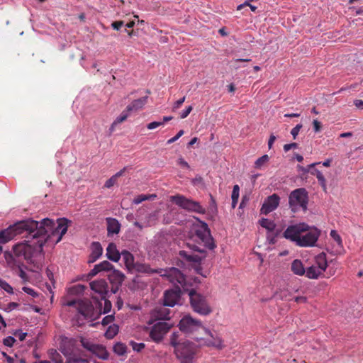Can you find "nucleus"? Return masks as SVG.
<instances>
[{"instance_id":"obj_30","label":"nucleus","mask_w":363,"mask_h":363,"mask_svg":"<svg viewBox=\"0 0 363 363\" xmlns=\"http://www.w3.org/2000/svg\"><path fill=\"white\" fill-rule=\"evenodd\" d=\"M330 236L333 238V240L336 242L337 245V249H336V253H340L342 250H343V245L341 237L337 233L336 230H331L330 233Z\"/></svg>"},{"instance_id":"obj_58","label":"nucleus","mask_w":363,"mask_h":363,"mask_svg":"<svg viewBox=\"0 0 363 363\" xmlns=\"http://www.w3.org/2000/svg\"><path fill=\"white\" fill-rule=\"evenodd\" d=\"M330 161L331 160H325L323 163H321V162H316V165H318V167H319L321 169L323 167H328L330 165Z\"/></svg>"},{"instance_id":"obj_27","label":"nucleus","mask_w":363,"mask_h":363,"mask_svg":"<svg viewBox=\"0 0 363 363\" xmlns=\"http://www.w3.org/2000/svg\"><path fill=\"white\" fill-rule=\"evenodd\" d=\"M315 265L319 269H321V272L325 271L328 262L325 253L322 252L315 257Z\"/></svg>"},{"instance_id":"obj_54","label":"nucleus","mask_w":363,"mask_h":363,"mask_svg":"<svg viewBox=\"0 0 363 363\" xmlns=\"http://www.w3.org/2000/svg\"><path fill=\"white\" fill-rule=\"evenodd\" d=\"M162 125V123L158 122V121H153L147 125V128L149 130L155 129L160 125Z\"/></svg>"},{"instance_id":"obj_25","label":"nucleus","mask_w":363,"mask_h":363,"mask_svg":"<svg viewBox=\"0 0 363 363\" xmlns=\"http://www.w3.org/2000/svg\"><path fill=\"white\" fill-rule=\"evenodd\" d=\"M121 256L123 257L125 267L129 270L133 269L136 264L134 262L133 255L128 250H124L121 252Z\"/></svg>"},{"instance_id":"obj_47","label":"nucleus","mask_w":363,"mask_h":363,"mask_svg":"<svg viewBox=\"0 0 363 363\" xmlns=\"http://www.w3.org/2000/svg\"><path fill=\"white\" fill-rule=\"evenodd\" d=\"M124 26L123 21H113L111 23V27L113 30H119Z\"/></svg>"},{"instance_id":"obj_19","label":"nucleus","mask_w":363,"mask_h":363,"mask_svg":"<svg viewBox=\"0 0 363 363\" xmlns=\"http://www.w3.org/2000/svg\"><path fill=\"white\" fill-rule=\"evenodd\" d=\"M103 253V247L99 242H93L91 245V254L89 255V262H96Z\"/></svg>"},{"instance_id":"obj_23","label":"nucleus","mask_w":363,"mask_h":363,"mask_svg":"<svg viewBox=\"0 0 363 363\" xmlns=\"http://www.w3.org/2000/svg\"><path fill=\"white\" fill-rule=\"evenodd\" d=\"M107 224L108 234H118L120 232L121 224L117 219L113 218H107L106 219Z\"/></svg>"},{"instance_id":"obj_63","label":"nucleus","mask_w":363,"mask_h":363,"mask_svg":"<svg viewBox=\"0 0 363 363\" xmlns=\"http://www.w3.org/2000/svg\"><path fill=\"white\" fill-rule=\"evenodd\" d=\"M198 140H199V139H198V138H196V137L193 138H192V139L189 142V143H188V145H187V147H189L192 146L193 145H194L195 143H197Z\"/></svg>"},{"instance_id":"obj_42","label":"nucleus","mask_w":363,"mask_h":363,"mask_svg":"<svg viewBox=\"0 0 363 363\" xmlns=\"http://www.w3.org/2000/svg\"><path fill=\"white\" fill-rule=\"evenodd\" d=\"M81 343L83 347H84L85 349L90 352H92V350H94L96 346V344H94L93 342H90L89 340L85 338L81 339Z\"/></svg>"},{"instance_id":"obj_26","label":"nucleus","mask_w":363,"mask_h":363,"mask_svg":"<svg viewBox=\"0 0 363 363\" xmlns=\"http://www.w3.org/2000/svg\"><path fill=\"white\" fill-rule=\"evenodd\" d=\"M291 270L294 274L302 276L305 274L306 269L303 267L302 262L300 259H295L292 262L291 266Z\"/></svg>"},{"instance_id":"obj_40","label":"nucleus","mask_w":363,"mask_h":363,"mask_svg":"<svg viewBox=\"0 0 363 363\" xmlns=\"http://www.w3.org/2000/svg\"><path fill=\"white\" fill-rule=\"evenodd\" d=\"M316 177L318 179V181L321 186L323 190L326 192L327 191V185H326V180L325 179V177L323 176V170L320 172H318V174L316 175Z\"/></svg>"},{"instance_id":"obj_4","label":"nucleus","mask_w":363,"mask_h":363,"mask_svg":"<svg viewBox=\"0 0 363 363\" xmlns=\"http://www.w3.org/2000/svg\"><path fill=\"white\" fill-rule=\"evenodd\" d=\"M180 285L182 286L183 291L188 293L191 307L195 313L201 315H208L212 312V308L206 297L196 292L194 289H189L186 277L184 284Z\"/></svg>"},{"instance_id":"obj_1","label":"nucleus","mask_w":363,"mask_h":363,"mask_svg":"<svg viewBox=\"0 0 363 363\" xmlns=\"http://www.w3.org/2000/svg\"><path fill=\"white\" fill-rule=\"evenodd\" d=\"M57 225L55 227L54 220L49 218H44L40 223L32 219L21 220L0 231V243H6L16 235L27 232L30 236L38 240L31 243L29 241L18 243L14 245L13 250L16 257H23L26 260L31 262L33 257L43 252V246L50 237L49 233L52 235L60 233L56 241L58 242L67 233L70 221L62 218L57 219Z\"/></svg>"},{"instance_id":"obj_24","label":"nucleus","mask_w":363,"mask_h":363,"mask_svg":"<svg viewBox=\"0 0 363 363\" xmlns=\"http://www.w3.org/2000/svg\"><path fill=\"white\" fill-rule=\"evenodd\" d=\"M96 307L99 309V313H108L111 311L112 304L109 300L106 298L99 299L96 301Z\"/></svg>"},{"instance_id":"obj_36","label":"nucleus","mask_w":363,"mask_h":363,"mask_svg":"<svg viewBox=\"0 0 363 363\" xmlns=\"http://www.w3.org/2000/svg\"><path fill=\"white\" fill-rule=\"evenodd\" d=\"M156 195L155 194H150V195H145V194H140L138 196H137L136 197L134 198L133 201V203L134 204H139L140 203H142L143 201H145L146 200H148V199H153L155 198H156Z\"/></svg>"},{"instance_id":"obj_32","label":"nucleus","mask_w":363,"mask_h":363,"mask_svg":"<svg viewBox=\"0 0 363 363\" xmlns=\"http://www.w3.org/2000/svg\"><path fill=\"white\" fill-rule=\"evenodd\" d=\"M259 223L262 228H266L270 232L273 231L276 227L275 223L267 218H262Z\"/></svg>"},{"instance_id":"obj_21","label":"nucleus","mask_w":363,"mask_h":363,"mask_svg":"<svg viewBox=\"0 0 363 363\" xmlns=\"http://www.w3.org/2000/svg\"><path fill=\"white\" fill-rule=\"evenodd\" d=\"M148 96H145L141 97L140 99L133 100L128 106L126 107V111L132 112L136 111L140 108H142L147 102Z\"/></svg>"},{"instance_id":"obj_8","label":"nucleus","mask_w":363,"mask_h":363,"mask_svg":"<svg viewBox=\"0 0 363 363\" xmlns=\"http://www.w3.org/2000/svg\"><path fill=\"white\" fill-rule=\"evenodd\" d=\"M204 336H196V340L201 345L206 347L222 350L225 347L224 340L216 331H212L206 328L203 330Z\"/></svg>"},{"instance_id":"obj_34","label":"nucleus","mask_w":363,"mask_h":363,"mask_svg":"<svg viewBox=\"0 0 363 363\" xmlns=\"http://www.w3.org/2000/svg\"><path fill=\"white\" fill-rule=\"evenodd\" d=\"M118 333V326L113 324L110 325L105 333V337L107 339L113 338Z\"/></svg>"},{"instance_id":"obj_35","label":"nucleus","mask_w":363,"mask_h":363,"mask_svg":"<svg viewBox=\"0 0 363 363\" xmlns=\"http://www.w3.org/2000/svg\"><path fill=\"white\" fill-rule=\"evenodd\" d=\"M240 196V187L238 184L235 185L233 189V192L231 195L232 199V208H235Z\"/></svg>"},{"instance_id":"obj_3","label":"nucleus","mask_w":363,"mask_h":363,"mask_svg":"<svg viewBox=\"0 0 363 363\" xmlns=\"http://www.w3.org/2000/svg\"><path fill=\"white\" fill-rule=\"evenodd\" d=\"M179 332H174L170 337V345L174 348V354L181 363H193L198 352V347L194 342L182 340Z\"/></svg>"},{"instance_id":"obj_15","label":"nucleus","mask_w":363,"mask_h":363,"mask_svg":"<svg viewBox=\"0 0 363 363\" xmlns=\"http://www.w3.org/2000/svg\"><path fill=\"white\" fill-rule=\"evenodd\" d=\"M174 285H179L177 286L175 289L166 291L164 294V306H169L173 307L179 301L181 294H182V286L178 284H174Z\"/></svg>"},{"instance_id":"obj_59","label":"nucleus","mask_w":363,"mask_h":363,"mask_svg":"<svg viewBox=\"0 0 363 363\" xmlns=\"http://www.w3.org/2000/svg\"><path fill=\"white\" fill-rule=\"evenodd\" d=\"M354 104L356 107L363 109V101L360 99H357L354 101Z\"/></svg>"},{"instance_id":"obj_46","label":"nucleus","mask_w":363,"mask_h":363,"mask_svg":"<svg viewBox=\"0 0 363 363\" xmlns=\"http://www.w3.org/2000/svg\"><path fill=\"white\" fill-rule=\"evenodd\" d=\"M303 125L301 123L297 124L294 128H293L291 130V134L293 136L294 139H296L300 130L302 128Z\"/></svg>"},{"instance_id":"obj_43","label":"nucleus","mask_w":363,"mask_h":363,"mask_svg":"<svg viewBox=\"0 0 363 363\" xmlns=\"http://www.w3.org/2000/svg\"><path fill=\"white\" fill-rule=\"evenodd\" d=\"M66 363H89L86 359L79 358L77 357H69L67 360Z\"/></svg>"},{"instance_id":"obj_22","label":"nucleus","mask_w":363,"mask_h":363,"mask_svg":"<svg viewBox=\"0 0 363 363\" xmlns=\"http://www.w3.org/2000/svg\"><path fill=\"white\" fill-rule=\"evenodd\" d=\"M152 316L156 319L163 320H167L170 319V311L165 308V306H160L156 308L153 313Z\"/></svg>"},{"instance_id":"obj_33","label":"nucleus","mask_w":363,"mask_h":363,"mask_svg":"<svg viewBox=\"0 0 363 363\" xmlns=\"http://www.w3.org/2000/svg\"><path fill=\"white\" fill-rule=\"evenodd\" d=\"M128 111H126V109L124 110L121 114L119 116H118L116 120L113 121V123H112L111 128H110V131L112 132L114 129V126L118 123H121L122 122H123L124 121H125L127 119V118L128 117Z\"/></svg>"},{"instance_id":"obj_64","label":"nucleus","mask_w":363,"mask_h":363,"mask_svg":"<svg viewBox=\"0 0 363 363\" xmlns=\"http://www.w3.org/2000/svg\"><path fill=\"white\" fill-rule=\"evenodd\" d=\"M249 5H250V3L248 2V1H245L243 4L238 6L237 10H241L242 8H244L245 6H249Z\"/></svg>"},{"instance_id":"obj_56","label":"nucleus","mask_w":363,"mask_h":363,"mask_svg":"<svg viewBox=\"0 0 363 363\" xmlns=\"http://www.w3.org/2000/svg\"><path fill=\"white\" fill-rule=\"evenodd\" d=\"M313 129L315 133L320 132L321 130V123L318 120L313 121Z\"/></svg>"},{"instance_id":"obj_16","label":"nucleus","mask_w":363,"mask_h":363,"mask_svg":"<svg viewBox=\"0 0 363 363\" xmlns=\"http://www.w3.org/2000/svg\"><path fill=\"white\" fill-rule=\"evenodd\" d=\"M280 197L277 194L268 196L261 208V213L267 215L274 211L279 206Z\"/></svg>"},{"instance_id":"obj_62","label":"nucleus","mask_w":363,"mask_h":363,"mask_svg":"<svg viewBox=\"0 0 363 363\" xmlns=\"http://www.w3.org/2000/svg\"><path fill=\"white\" fill-rule=\"evenodd\" d=\"M179 164L182 168H187L188 169L189 167L188 163L185 160H180L179 162Z\"/></svg>"},{"instance_id":"obj_7","label":"nucleus","mask_w":363,"mask_h":363,"mask_svg":"<svg viewBox=\"0 0 363 363\" xmlns=\"http://www.w3.org/2000/svg\"><path fill=\"white\" fill-rule=\"evenodd\" d=\"M64 305L74 306L77 308L79 313L77 321L80 325L83 324V323L79 322L81 316L83 317L84 319L94 320L98 315L97 313L94 311V306L88 301L72 299L67 301Z\"/></svg>"},{"instance_id":"obj_37","label":"nucleus","mask_w":363,"mask_h":363,"mask_svg":"<svg viewBox=\"0 0 363 363\" xmlns=\"http://www.w3.org/2000/svg\"><path fill=\"white\" fill-rule=\"evenodd\" d=\"M127 347L125 344L117 342L113 346V352L118 355H123L126 353Z\"/></svg>"},{"instance_id":"obj_12","label":"nucleus","mask_w":363,"mask_h":363,"mask_svg":"<svg viewBox=\"0 0 363 363\" xmlns=\"http://www.w3.org/2000/svg\"><path fill=\"white\" fill-rule=\"evenodd\" d=\"M172 325L165 321H159L155 323L150 329V337L155 342H160L164 335L169 332Z\"/></svg>"},{"instance_id":"obj_29","label":"nucleus","mask_w":363,"mask_h":363,"mask_svg":"<svg viewBox=\"0 0 363 363\" xmlns=\"http://www.w3.org/2000/svg\"><path fill=\"white\" fill-rule=\"evenodd\" d=\"M306 275L309 279H318V277L323 273L321 269H319L316 265H312L306 270Z\"/></svg>"},{"instance_id":"obj_5","label":"nucleus","mask_w":363,"mask_h":363,"mask_svg":"<svg viewBox=\"0 0 363 363\" xmlns=\"http://www.w3.org/2000/svg\"><path fill=\"white\" fill-rule=\"evenodd\" d=\"M133 269L142 273L160 274L161 277L167 278V279L172 284L178 283L183 285L185 281V276L180 270L175 267H170L165 269H153L148 264H136Z\"/></svg>"},{"instance_id":"obj_28","label":"nucleus","mask_w":363,"mask_h":363,"mask_svg":"<svg viewBox=\"0 0 363 363\" xmlns=\"http://www.w3.org/2000/svg\"><path fill=\"white\" fill-rule=\"evenodd\" d=\"M91 352L102 359H107L108 358V353L102 345H96Z\"/></svg>"},{"instance_id":"obj_53","label":"nucleus","mask_w":363,"mask_h":363,"mask_svg":"<svg viewBox=\"0 0 363 363\" xmlns=\"http://www.w3.org/2000/svg\"><path fill=\"white\" fill-rule=\"evenodd\" d=\"M23 291L33 297H36L38 296V294L34 291V289L30 287L24 286L23 287Z\"/></svg>"},{"instance_id":"obj_31","label":"nucleus","mask_w":363,"mask_h":363,"mask_svg":"<svg viewBox=\"0 0 363 363\" xmlns=\"http://www.w3.org/2000/svg\"><path fill=\"white\" fill-rule=\"evenodd\" d=\"M125 170V168H123V169H121V171H119L118 172L115 174L113 176H112L109 179H108L106 182V183L104 184V187L107 188V189H110L111 187L114 186V184L117 182L118 178L120 177L121 176H122V174H123Z\"/></svg>"},{"instance_id":"obj_9","label":"nucleus","mask_w":363,"mask_h":363,"mask_svg":"<svg viewBox=\"0 0 363 363\" xmlns=\"http://www.w3.org/2000/svg\"><path fill=\"white\" fill-rule=\"evenodd\" d=\"M195 241L199 242L205 248L213 250L216 245L212 238L208 225L202 222L201 224L195 229V233L193 235Z\"/></svg>"},{"instance_id":"obj_6","label":"nucleus","mask_w":363,"mask_h":363,"mask_svg":"<svg viewBox=\"0 0 363 363\" xmlns=\"http://www.w3.org/2000/svg\"><path fill=\"white\" fill-rule=\"evenodd\" d=\"M178 327L181 332L196 340V336L205 330L202 322L198 319L193 318L190 315H184L179 321Z\"/></svg>"},{"instance_id":"obj_2","label":"nucleus","mask_w":363,"mask_h":363,"mask_svg":"<svg viewBox=\"0 0 363 363\" xmlns=\"http://www.w3.org/2000/svg\"><path fill=\"white\" fill-rule=\"evenodd\" d=\"M284 237L302 247L315 246L320 231L305 223L289 225L284 232Z\"/></svg>"},{"instance_id":"obj_50","label":"nucleus","mask_w":363,"mask_h":363,"mask_svg":"<svg viewBox=\"0 0 363 363\" xmlns=\"http://www.w3.org/2000/svg\"><path fill=\"white\" fill-rule=\"evenodd\" d=\"M15 341L16 340L13 337L9 336V337H6L5 339H4V344L8 347H12Z\"/></svg>"},{"instance_id":"obj_61","label":"nucleus","mask_w":363,"mask_h":363,"mask_svg":"<svg viewBox=\"0 0 363 363\" xmlns=\"http://www.w3.org/2000/svg\"><path fill=\"white\" fill-rule=\"evenodd\" d=\"M267 160H256L255 162V167L256 168H260L262 165L264 164Z\"/></svg>"},{"instance_id":"obj_39","label":"nucleus","mask_w":363,"mask_h":363,"mask_svg":"<svg viewBox=\"0 0 363 363\" xmlns=\"http://www.w3.org/2000/svg\"><path fill=\"white\" fill-rule=\"evenodd\" d=\"M303 170H304L305 172H308L311 174L315 175V176H316L318 174V172H320V171H322L321 168H320L319 167H318V165H316V163L308 165L307 169L303 168Z\"/></svg>"},{"instance_id":"obj_51","label":"nucleus","mask_w":363,"mask_h":363,"mask_svg":"<svg viewBox=\"0 0 363 363\" xmlns=\"http://www.w3.org/2000/svg\"><path fill=\"white\" fill-rule=\"evenodd\" d=\"M184 133L183 130H180L175 136L168 140L167 144H172L177 141L182 135H183Z\"/></svg>"},{"instance_id":"obj_60","label":"nucleus","mask_w":363,"mask_h":363,"mask_svg":"<svg viewBox=\"0 0 363 363\" xmlns=\"http://www.w3.org/2000/svg\"><path fill=\"white\" fill-rule=\"evenodd\" d=\"M294 300L296 303H306L307 298L305 296H297Z\"/></svg>"},{"instance_id":"obj_49","label":"nucleus","mask_w":363,"mask_h":363,"mask_svg":"<svg viewBox=\"0 0 363 363\" xmlns=\"http://www.w3.org/2000/svg\"><path fill=\"white\" fill-rule=\"evenodd\" d=\"M113 320H114V316L113 315H108L103 318L101 323L104 325H107L109 323H112L113 321Z\"/></svg>"},{"instance_id":"obj_45","label":"nucleus","mask_w":363,"mask_h":363,"mask_svg":"<svg viewBox=\"0 0 363 363\" xmlns=\"http://www.w3.org/2000/svg\"><path fill=\"white\" fill-rule=\"evenodd\" d=\"M130 345L132 346L133 350L136 352H140L145 347L144 343H138L134 341H130Z\"/></svg>"},{"instance_id":"obj_38","label":"nucleus","mask_w":363,"mask_h":363,"mask_svg":"<svg viewBox=\"0 0 363 363\" xmlns=\"http://www.w3.org/2000/svg\"><path fill=\"white\" fill-rule=\"evenodd\" d=\"M85 289V286L81 284L75 285L69 289V293L73 295L82 294Z\"/></svg>"},{"instance_id":"obj_55","label":"nucleus","mask_w":363,"mask_h":363,"mask_svg":"<svg viewBox=\"0 0 363 363\" xmlns=\"http://www.w3.org/2000/svg\"><path fill=\"white\" fill-rule=\"evenodd\" d=\"M277 137L274 135V133H272L269 136V138L268 140L267 145L269 149H271L272 147V145L274 143V141L277 140Z\"/></svg>"},{"instance_id":"obj_14","label":"nucleus","mask_w":363,"mask_h":363,"mask_svg":"<svg viewBox=\"0 0 363 363\" xmlns=\"http://www.w3.org/2000/svg\"><path fill=\"white\" fill-rule=\"evenodd\" d=\"M188 246L192 249L194 251L199 252L201 254H203V255H194L189 253L188 252L185 250H181L179 251V256L184 260L189 262H193V263H199L202 260L203 258L205 257V249L201 248V247L196 245L194 244H187Z\"/></svg>"},{"instance_id":"obj_44","label":"nucleus","mask_w":363,"mask_h":363,"mask_svg":"<svg viewBox=\"0 0 363 363\" xmlns=\"http://www.w3.org/2000/svg\"><path fill=\"white\" fill-rule=\"evenodd\" d=\"M0 287L9 294H13V288L6 281L0 279Z\"/></svg>"},{"instance_id":"obj_20","label":"nucleus","mask_w":363,"mask_h":363,"mask_svg":"<svg viewBox=\"0 0 363 363\" xmlns=\"http://www.w3.org/2000/svg\"><path fill=\"white\" fill-rule=\"evenodd\" d=\"M107 258L113 262H117L120 260L121 253L117 249L116 245L113 242H110L106 248Z\"/></svg>"},{"instance_id":"obj_11","label":"nucleus","mask_w":363,"mask_h":363,"mask_svg":"<svg viewBox=\"0 0 363 363\" xmlns=\"http://www.w3.org/2000/svg\"><path fill=\"white\" fill-rule=\"evenodd\" d=\"M171 201L183 209L187 210L189 211L202 214L205 213L206 212L205 208H203L199 202L188 199L185 196L180 194L171 196Z\"/></svg>"},{"instance_id":"obj_13","label":"nucleus","mask_w":363,"mask_h":363,"mask_svg":"<svg viewBox=\"0 0 363 363\" xmlns=\"http://www.w3.org/2000/svg\"><path fill=\"white\" fill-rule=\"evenodd\" d=\"M93 291L91 298L94 301L105 298L108 293V285L105 279L95 280L89 283Z\"/></svg>"},{"instance_id":"obj_17","label":"nucleus","mask_w":363,"mask_h":363,"mask_svg":"<svg viewBox=\"0 0 363 363\" xmlns=\"http://www.w3.org/2000/svg\"><path fill=\"white\" fill-rule=\"evenodd\" d=\"M125 275L119 270L113 269L108 274V280L111 284V292L116 294L125 279Z\"/></svg>"},{"instance_id":"obj_41","label":"nucleus","mask_w":363,"mask_h":363,"mask_svg":"<svg viewBox=\"0 0 363 363\" xmlns=\"http://www.w3.org/2000/svg\"><path fill=\"white\" fill-rule=\"evenodd\" d=\"M50 358L55 363H64L62 356L55 350H52L50 352Z\"/></svg>"},{"instance_id":"obj_52","label":"nucleus","mask_w":363,"mask_h":363,"mask_svg":"<svg viewBox=\"0 0 363 363\" xmlns=\"http://www.w3.org/2000/svg\"><path fill=\"white\" fill-rule=\"evenodd\" d=\"M14 335L18 337L21 341H23L27 336V333L19 330L15 332Z\"/></svg>"},{"instance_id":"obj_48","label":"nucleus","mask_w":363,"mask_h":363,"mask_svg":"<svg viewBox=\"0 0 363 363\" xmlns=\"http://www.w3.org/2000/svg\"><path fill=\"white\" fill-rule=\"evenodd\" d=\"M193 110L192 106H187L182 112L180 113V118L182 119H184L186 118L189 114Z\"/></svg>"},{"instance_id":"obj_10","label":"nucleus","mask_w":363,"mask_h":363,"mask_svg":"<svg viewBox=\"0 0 363 363\" xmlns=\"http://www.w3.org/2000/svg\"><path fill=\"white\" fill-rule=\"evenodd\" d=\"M308 200V192L304 188H299L292 191L289 197V206L294 211L299 208L306 211L307 210Z\"/></svg>"},{"instance_id":"obj_18","label":"nucleus","mask_w":363,"mask_h":363,"mask_svg":"<svg viewBox=\"0 0 363 363\" xmlns=\"http://www.w3.org/2000/svg\"><path fill=\"white\" fill-rule=\"evenodd\" d=\"M113 266L108 261H103L98 264H96L94 268L88 274L89 277H93L98 273L101 272H109L113 270Z\"/></svg>"},{"instance_id":"obj_57","label":"nucleus","mask_w":363,"mask_h":363,"mask_svg":"<svg viewBox=\"0 0 363 363\" xmlns=\"http://www.w3.org/2000/svg\"><path fill=\"white\" fill-rule=\"evenodd\" d=\"M184 101H185V96L177 100L173 106V111L179 108L182 106V104L184 102Z\"/></svg>"}]
</instances>
